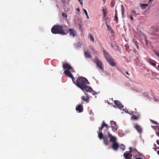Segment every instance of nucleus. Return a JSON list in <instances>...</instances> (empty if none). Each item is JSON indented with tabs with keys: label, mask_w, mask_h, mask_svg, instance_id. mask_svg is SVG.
I'll list each match as a JSON object with an SVG mask.
<instances>
[{
	"label": "nucleus",
	"mask_w": 159,
	"mask_h": 159,
	"mask_svg": "<svg viewBox=\"0 0 159 159\" xmlns=\"http://www.w3.org/2000/svg\"><path fill=\"white\" fill-rule=\"evenodd\" d=\"M89 37L90 38V40L92 41L93 42H94V39L93 37H92L91 35L89 34V36H88V38H89Z\"/></svg>",
	"instance_id": "393cba45"
},
{
	"label": "nucleus",
	"mask_w": 159,
	"mask_h": 159,
	"mask_svg": "<svg viewBox=\"0 0 159 159\" xmlns=\"http://www.w3.org/2000/svg\"><path fill=\"white\" fill-rule=\"evenodd\" d=\"M129 152L130 153H133L134 154V157L135 158L137 156L139 153L135 148H133L131 147H129Z\"/></svg>",
	"instance_id": "0eeeda50"
},
{
	"label": "nucleus",
	"mask_w": 159,
	"mask_h": 159,
	"mask_svg": "<svg viewBox=\"0 0 159 159\" xmlns=\"http://www.w3.org/2000/svg\"><path fill=\"white\" fill-rule=\"evenodd\" d=\"M151 121L152 123L154 124L158 125V123L156 121H155L153 120H151Z\"/></svg>",
	"instance_id": "c756f323"
},
{
	"label": "nucleus",
	"mask_w": 159,
	"mask_h": 159,
	"mask_svg": "<svg viewBox=\"0 0 159 159\" xmlns=\"http://www.w3.org/2000/svg\"><path fill=\"white\" fill-rule=\"evenodd\" d=\"M135 128L139 133H142V129L139 125H136L135 126Z\"/></svg>",
	"instance_id": "dca6fc26"
},
{
	"label": "nucleus",
	"mask_w": 159,
	"mask_h": 159,
	"mask_svg": "<svg viewBox=\"0 0 159 159\" xmlns=\"http://www.w3.org/2000/svg\"><path fill=\"white\" fill-rule=\"evenodd\" d=\"M104 127H106L107 129L109 128V126L105 123L104 121H103L102 124L101 126L99 128V131L100 132H102V130L103 128Z\"/></svg>",
	"instance_id": "9b49d317"
},
{
	"label": "nucleus",
	"mask_w": 159,
	"mask_h": 159,
	"mask_svg": "<svg viewBox=\"0 0 159 159\" xmlns=\"http://www.w3.org/2000/svg\"><path fill=\"white\" fill-rule=\"evenodd\" d=\"M83 11H84V13H85V14L86 16H87V18L89 19V16H88V13H87V12L86 11V10L85 9H83Z\"/></svg>",
	"instance_id": "bb28decb"
},
{
	"label": "nucleus",
	"mask_w": 159,
	"mask_h": 159,
	"mask_svg": "<svg viewBox=\"0 0 159 159\" xmlns=\"http://www.w3.org/2000/svg\"><path fill=\"white\" fill-rule=\"evenodd\" d=\"M121 11H122V16H123L124 15V12L125 10L124 9V7L123 5H122L121 6Z\"/></svg>",
	"instance_id": "b1692460"
},
{
	"label": "nucleus",
	"mask_w": 159,
	"mask_h": 159,
	"mask_svg": "<svg viewBox=\"0 0 159 159\" xmlns=\"http://www.w3.org/2000/svg\"><path fill=\"white\" fill-rule=\"evenodd\" d=\"M120 72L122 73L123 75H125L124 73H123L121 70H120Z\"/></svg>",
	"instance_id": "a18cd8bd"
},
{
	"label": "nucleus",
	"mask_w": 159,
	"mask_h": 159,
	"mask_svg": "<svg viewBox=\"0 0 159 159\" xmlns=\"http://www.w3.org/2000/svg\"><path fill=\"white\" fill-rule=\"evenodd\" d=\"M139 15V14H137L136 12L133 10H131V15L134 16H136L137 15Z\"/></svg>",
	"instance_id": "412c9836"
},
{
	"label": "nucleus",
	"mask_w": 159,
	"mask_h": 159,
	"mask_svg": "<svg viewBox=\"0 0 159 159\" xmlns=\"http://www.w3.org/2000/svg\"><path fill=\"white\" fill-rule=\"evenodd\" d=\"M67 26L65 25H54L51 29L52 33L54 34H61L66 35L68 33L67 30L65 29Z\"/></svg>",
	"instance_id": "f03ea898"
},
{
	"label": "nucleus",
	"mask_w": 159,
	"mask_h": 159,
	"mask_svg": "<svg viewBox=\"0 0 159 159\" xmlns=\"http://www.w3.org/2000/svg\"><path fill=\"white\" fill-rule=\"evenodd\" d=\"M62 16L64 17H67V14L64 13H62Z\"/></svg>",
	"instance_id": "f704fd0d"
},
{
	"label": "nucleus",
	"mask_w": 159,
	"mask_h": 159,
	"mask_svg": "<svg viewBox=\"0 0 159 159\" xmlns=\"http://www.w3.org/2000/svg\"><path fill=\"white\" fill-rule=\"evenodd\" d=\"M152 0H149V2H151V1H152Z\"/></svg>",
	"instance_id": "8fccbe9b"
},
{
	"label": "nucleus",
	"mask_w": 159,
	"mask_h": 159,
	"mask_svg": "<svg viewBox=\"0 0 159 159\" xmlns=\"http://www.w3.org/2000/svg\"><path fill=\"white\" fill-rule=\"evenodd\" d=\"M85 56L88 58H91L92 57L91 55L90 52L88 51H87L85 52Z\"/></svg>",
	"instance_id": "6ab92c4d"
},
{
	"label": "nucleus",
	"mask_w": 159,
	"mask_h": 159,
	"mask_svg": "<svg viewBox=\"0 0 159 159\" xmlns=\"http://www.w3.org/2000/svg\"><path fill=\"white\" fill-rule=\"evenodd\" d=\"M85 101H86L87 103L89 102V98H87V99H86V100Z\"/></svg>",
	"instance_id": "58836bf2"
},
{
	"label": "nucleus",
	"mask_w": 159,
	"mask_h": 159,
	"mask_svg": "<svg viewBox=\"0 0 159 159\" xmlns=\"http://www.w3.org/2000/svg\"><path fill=\"white\" fill-rule=\"evenodd\" d=\"M157 154L159 155V150H158L157 152Z\"/></svg>",
	"instance_id": "49530a36"
},
{
	"label": "nucleus",
	"mask_w": 159,
	"mask_h": 159,
	"mask_svg": "<svg viewBox=\"0 0 159 159\" xmlns=\"http://www.w3.org/2000/svg\"><path fill=\"white\" fill-rule=\"evenodd\" d=\"M106 26H107L108 29L109 30H111V28L110 26H109V25H108L107 24L106 25Z\"/></svg>",
	"instance_id": "473e14b6"
},
{
	"label": "nucleus",
	"mask_w": 159,
	"mask_h": 159,
	"mask_svg": "<svg viewBox=\"0 0 159 159\" xmlns=\"http://www.w3.org/2000/svg\"><path fill=\"white\" fill-rule=\"evenodd\" d=\"M135 159H142L140 157H137Z\"/></svg>",
	"instance_id": "de8ad7c7"
},
{
	"label": "nucleus",
	"mask_w": 159,
	"mask_h": 159,
	"mask_svg": "<svg viewBox=\"0 0 159 159\" xmlns=\"http://www.w3.org/2000/svg\"><path fill=\"white\" fill-rule=\"evenodd\" d=\"M123 155L125 159H131L133 155L130 154L128 152H125L124 153Z\"/></svg>",
	"instance_id": "9d476101"
},
{
	"label": "nucleus",
	"mask_w": 159,
	"mask_h": 159,
	"mask_svg": "<svg viewBox=\"0 0 159 159\" xmlns=\"http://www.w3.org/2000/svg\"><path fill=\"white\" fill-rule=\"evenodd\" d=\"M77 45H78V46H80L81 45V44H80V43H79V42L77 43Z\"/></svg>",
	"instance_id": "37998d69"
},
{
	"label": "nucleus",
	"mask_w": 159,
	"mask_h": 159,
	"mask_svg": "<svg viewBox=\"0 0 159 159\" xmlns=\"http://www.w3.org/2000/svg\"><path fill=\"white\" fill-rule=\"evenodd\" d=\"M80 2V4H81V5H83V1L82 0L81 1V2Z\"/></svg>",
	"instance_id": "c03bdc74"
},
{
	"label": "nucleus",
	"mask_w": 159,
	"mask_h": 159,
	"mask_svg": "<svg viewBox=\"0 0 159 159\" xmlns=\"http://www.w3.org/2000/svg\"><path fill=\"white\" fill-rule=\"evenodd\" d=\"M132 41L135 44H136L138 43V42L135 39H133L132 40Z\"/></svg>",
	"instance_id": "72a5a7b5"
},
{
	"label": "nucleus",
	"mask_w": 159,
	"mask_h": 159,
	"mask_svg": "<svg viewBox=\"0 0 159 159\" xmlns=\"http://www.w3.org/2000/svg\"><path fill=\"white\" fill-rule=\"evenodd\" d=\"M69 31L70 35L74 37L76 35V31L75 30H74L73 29H70L69 30Z\"/></svg>",
	"instance_id": "4468645a"
},
{
	"label": "nucleus",
	"mask_w": 159,
	"mask_h": 159,
	"mask_svg": "<svg viewBox=\"0 0 159 159\" xmlns=\"http://www.w3.org/2000/svg\"><path fill=\"white\" fill-rule=\"evenodd\" d=\"M125 146L122 144H120V148L122 149L123 150H125Z\"/></svg>",
	"instance_id": "cd10ccee"
},
{
	"label": "nucleus",
	"mask_w": 159,
	"mask_h": 159,
	"mask_svg": "<svg viewBox=\"0 0 159 159\" xmlns=\"http://www.w3.org/2000/svg\"><path fill=\"white\" fill-rule=\"evenodd\" d=\"M76 110L78 112H82L83 111V107L81 104L77 105L76 107Z\"/></svg>",
	"instance_id": "6e6552de"
},
{
	"label": "nucleus",
	"mask_w": 159,
	"mask_h": 159,
	"mask_svg": "<svg viewBox=\"0 0 159 159\" xmlns=\"http://www.w3.org/2000/svg\"><path fill=\"white\" fill-rule=\"evenodd\" d=\"M115 20L118 21V18L117 17V13L116 12L115 14Z\"/></svg>",
	"instance_id": "c85d7f7f"
},
{
	"label": "nucleus",
	"mask_w": 159,
	"mask_h": 159,
	"mask_svg": "<svg viewBox=\"0 0 159 159\" xmlns=\"http://www.w3.org/2000/svg\"><path fill=\"white\" fill-rule=\"evenodd\" d=\"M62 67L64 69H66L68 70H70L71 72H74V70L72 67L67 63H63L62 64Z\"/></svg>",
	"instance_id": "20e7f679"
},
{
	"label": "nucleus",
	"mask_w": 159,
	"mask_h": 159,
	"mask_svg": "<svg viewBox=\"0 0 159 159\" xmlns=\"http://www.w3.org/2000/svg\"><path fill=\"white\" fill-rule=\"evenodd\" d=\"M107 61L111 66H113L116 65L115 63L114 62L112 58H111Z\"/></svg>",
	"instance_id": "a211bd4d"
},
{
	"label": "nucleus",
	"mask_w": 159,
	"mask_h": 159,
	"mask_svg": "<svg viewBox=\"0 0 159 159\" xmlns=\"http://www.w3.org/2000/svg\"><path fill=\"white\" fill-rule=\"evenodd\" d=\"M149 63L151 65H152L154 66H156V64L155 63H153L152 61H149Z\"/></svg>",
	"instance_id": "7c9ffc66"
},
{
	"label": "nucleus",
	"mask_w": 159,
	"mask_h": 159,
	"mask_svg": "<svg viewBox=\"0 0 159 159\" xmlns=\"http://www.w3.org/2000/svg\"><path fill=\"white\" fill-rule=\"evenodd\" d=\"M154 147H156V144H154Z\"/></svg>",
	"instance_id": "864d4df0"
},
{
	"label": "nucleus",
	"mask_w": 159,
	"mask_h": 159,
	"mask_svg": "<svg viewBox=\"0 0 159 159\" xmlns=\"http://www.w3.org/2000/svg\"><path fill=\"white\" fill-rule=\"evenodd\" d=\"M156 142L157 144L159 145V140H157Z\"/></svg>",
	"instance_id": "ea45409f"
},
{
	"label": "nucleus",
	"mask_w": 159,
	"mask_h": 159,
	"mask_svg": "<svg viewBox=\"0 0 159 159\" xmlns=\"http://www.w3.org/2000/svg\"><path fill=\"white\" fill-rule=\"evenodd\" d=\"M110 124L111 125L112 130L114 132H116L118 128V126L116 125V122L112 120L110 121Z\"/></svg>",
	"instance_id": "39448f33"
},
{
	"label": "nucleus",
	"mask_w": 159,
	"mask_h": 159,
	"mask_svg": "<svg viewBox=\"0 0 159 159\" xmlns=\"http://www.w3.org/2000/svg\"><path fill=\"white\" fill-rule=\"evenodd\" d=\"M114 103L119 108L121 109L124 107L122 105L121 103L118 101L115 100L114 101Z\"/></svg>",
	"instance_id": "ddd939ff"
},
{
	"label": "nucleus",
	"mask_w": 159,
	"mask_h": 159,
	"mask_svg": "<svg viewBox=\"0 0 159 159\" xmlns=\"http://www.w3.org/2000/svg\"><path fill=\"white\" fill-rule=\"evenodd\" d=\"M71 71L70 70H66L64 71V73L65 75L67 77H70L72 79V81L73 82H74V78L71 73Z\"/></svg>",
	"instance_id": "423d86ee"
},
{
	"label": "nucleus",
	"mask_w": 159,
	"mask_h": 159,
	"mask_svg": "<svg viewBox=\"0 0 159 159\" xmlns=\"http://www.w3.org/2000/svg\"><path fill=\"white\" fill-rule=\"evenodd\" d=\"M81 99L83 101H85L86 100L87 98H86L84 96H82L81 97Z\"/></svg>",
	"instance_id": "2f4dec72"
},
{
	"label": "nucleus",
	"mask_w": 159,
	"mask_h": 159,
	"mask_svg": "<svg viewBox=\"0 0 159 159\" xmlns=\"http://www.w3.org/2000/svg\"><path fill=\"white\" fill-rule=\"evenodd\" d=\"M103 140V143L104 144L107 146L108 145V137L107 136H104L103 137V138L102 139Z\"/></svg>",
	"instance_id": "2eb2a0df"
},
{
	"label": "nucleus",
	"mask_w": 159,
	"mask_h": 159,
	"mask_svg": "<svg viewBox=\"0 0 159 159\" xmlns=\"http://www.w3.org/2000/svg\"><path fill=\"white\" fill-rule=\"evenodd\" d=\"M148 4H140V7L142 8V9H144L146 8V7L148 6Z\"/></svg>",
	"instance_id": "4be33fe9"
},
{
	"label": "nucleus",
	"mask_w": 159,
	"mask_h": 159,
	"mask_svg": "<svg viewBox=\"0 0 159 159\" xmlns=\"http://www.w3.org/2000/svg\"><path fill=\"white\" fill-rule=\"evenodd\" d=\"M135 45H136V47L137 48V49H138L139 48V47L138 45V44H137H137H135Z\"/></svg>",
	"instance_id": "a19ab883"
},
{
	"label": "nucleus",
	"mask_w": 159,
	"mask_h": 159,
	"mask_svg": "<svg viewBox=\"0 0 159 159\" xmlns=\"http://www.w3.org/2000/svg\"><path fill=\"white\" fill-rule=\"evenodd\" d=\"M96 64L97 66L101 70H103V66L101 61L97 58H95L93 61Z\"/></svg>",
	"instance_id": "7ed1b4c3"
},
{
	"label": "nucleus",
	"mask_w": 159,
	"mask_h": 159,
	"mask_svg": "<svg viewBox=\"0 0 159 159\" xmlns=\"http://www.w3.org/2000/svg\"><path fill=\"white\" fill-rule=\"evenodd\" d=\"M76 10L77 11H80V9H78V8H77L76 9Z\"/></svg>",
	"instance_id": "09e8293b"
},
{
	"label": "nucleus",
	"mask_w": 159,
	"mask_h": 159,
	"mask_svg": "<svg viewBox=\"0 0 159 159\" xmlns=\"http://www.w3.org/2000/svg\"><path fill=\"white\" fill-rule=\"evenodd\" d=\"M132 119L134 120H137L139 118V116H132Z\"/></svg>",
	"instance_id": "a878e982"
},
{
	"label": "nucleus",
	"mask_w": 159,
	"mask_h": 159,
	"mask_svg": "<svg viewBox=\"0 0 159 159\" xmlns=\"http://www.w3.org/2000/svg\"><path fill=\"white\" fill-rule=\"evenodd\" d=\"M105 57L106 58L107 60H109V59L111 58V57L110 56L109 54L106 52V51L104 50L103 51Z\"/></svg>",
	"instance_id": "f3484780"
},
{
	"label": "nucleus",
	"mask_w": 159,
	"mask_h": 159,
	"mask_svg": "<svg viewBox=\"0 0 159 159\" xmlns=\"http://www.w3.org/2000/svg\"><path fill=\"white\" fill-rule=\"evenodd\" d=\"M132 15H131L129 17H130V18L131 20H133V18L132 17Z\"/></svg>",
	"instance_id": "e433bc0d"
},
{
	"label": "nucleus",
	"mask_w": 159,
	"mask_h": 159,
	"mask_svg": "<svg viewBox=\"0 0 159 159\" xmlns=\"http://www.w3.org/2000/svg\"><path fill=\"white\" fill-rule=\"evenodd\" d=\"M98 137L100 139H101L103 138V134L102 132H100L98 134Z\"/></svg>",
	"instance_id": "5701e85b"
},
{
	"label": "nucleus",
	"mask_w": 159,
	"mask_h": 159,
	"mask_svg": "<svg viewBox=\"0 0 159 159\" xmlns=\"http://www.w3.org/2000/svg\"><path fill=\"white\" fill-rule=\"evenodd\" d=\"M73 82L82 90L89 92L92 91V88L87 85V83L89 82L87 79L84 78L79 77L77 79L76 82L74 81Z\"/></svg>",
	"instance_id": "f257e3e1"
},
{
	"label": "nucleus",
	"mask_w": 159,
	"mask_h": 159,
	"mask_svg": "<svg viewBox=\"0 0 159 159\" xmlns=\"http://www.w3.org/2000/svg\"><path fill=\"white\" fill-rule=\"evenodd\" d=\"M155 54L158 57H159V53L157 52H155Z\"/></svg>",
	"instance_id": "c9c22d12"
},
{
	"label": "nucleus",
	"mask_w": 159,
	"mask_h": 159,
	"mask_svg": "<svg viewBox=\"0 0 159 159\" xmlns=\"http://www.w3.org/2000/svg\"><path fill=\"white\" fill-rule=\"evenodd\" d=\"M82 0H78L80 2H81V1Z\"/></svg>",
	"instance_id": "3c124183"
},
{
	"label": "nucleus",
	"mask_w": 159,
	"mask_h": 159,
	"mask_svg": "<svg viewBox=\"0 0 159 159\" xmlns=\"http://www.w3.org/2000/svg\"><path fill=\"white\" fill-rule=\"evenodd\" d=\"M119 147V144L116 142L112 143V144L111 146L112 149L115 151L117 150Z\"/></svg>",
	"instance_id": "f8f14e48"
},
{
	"label": "nucleus",
	"mask_w": 159,
	"mask_h": 159,
	"mask_svg": "<svg viewBox=\"0 0 159 159\" xmlns=\"http://www.w3.org/2000/svg\"><path fill=\"white\" fill-rule=\"evenodd\" d=\"M81 104V105H82V104H83V102H81V104Z\"/></svg>",
	"instance_id": "603ef678"
},
{
	"label": "nucleus",
	"mask_w": 159,
	"mask_h": 159,
	"mask_svg": "<svg viewBox=\"0 0 159 159\" xmlns=\"http://www.w3.org/2000/svg\"><path fill=\"white\" fill-rule=\"evenodd\" d=\"M108 137L110 139V142H112V143L116 142V137L112 136V135L108 132Z\"/></svg>",
	"instance_id": "1a4fd4ad"
},
{
	"label": "nucleus",
	"mask_w": 159,
	"mask_h": 159,
	"mask_svg": "<svg viewBox=\"0 0 159 159\" xmlns=\"http://www.w3.org/2000/svg\"><path fill=\"white\" fill-rule=\"evenodd\" d=\"M158 129L159 131L157 133V134L158 136H159V126L158 127Z\"/></svg>",
	"instance_id": "4c0bfd02"
},
{
	"label": "nucleus",
	"mask_w": 159,
	"mask_h": 159,
	"mask_svg": "<svg viewBox=\"0 0 159 159\" xmlns=\"http://www.w3.org/2000/svg\"><path fill=\"white\" fill-rule=\"evenodd\" d=\"M103 16L106 17L107 14L108 12L107 8H103L102 10Z\"/></svg>",
	"instance_id": "aec40b11"
},
{
	"label": "nucleus",
	"mask_w": 159,
	"mask_h": 159,
	"mask_svg": "<svg viewBox=\"0 0 159 159\" xmlns=\"http://www.w3.org/2000/svg\"><path fill=\"white\" fill-rule=\"evenodd\" d=\"M125 73L126 74H127L128 75H130V74H129L127 72V71H126L125 72Z\"/></svg>",
	"instance_id": "79ce46f5"
}]
</instances>
